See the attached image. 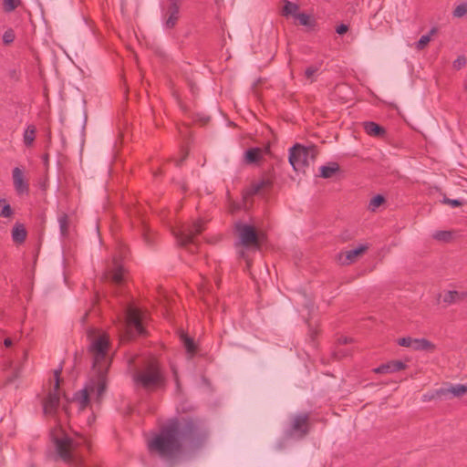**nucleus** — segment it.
<instances>
[{"label": "nucleus", "instance_id": "nucleus-31", "mask_svg": "<svg viewBox=\"0 0 467 467\" xmlns=\"http://www.w3.org/2000/svg\"><path fill=\"white\" fill-rule=\"evenodd\" d=\"M466 14H467V3L460 4L459 5H457L454 8V10L452 12L453 16L457 17V18H461V17L464 16Z\"/></svg>", "mask_w": 467, "mask_h": 467}, {"label": "nucleus", "instance_id": "nucleus-19", "mask_svg": "<svg viewBox=\"0 0 467 467\" xmlns=\"http://www.w3.org/2000/svg\"><path fill=\"white\" fill-rule=\"evenodd\" d=\"M364 130L369 136L382 138L386 134V130L383 127L379 126L376 122L367 121L364 122Z\"/></svg>", "mask_w": 467, "mask_h": 467}, {"label": "nucleus", "instance_id": "nucleus-39", "mask_svg": "<svg viewBox=\"0 0 467 467\" xmlns=\"http://www.w3.org/2000/svg\"><path fill=\"white\" fill-rule=\"evenodd\" d=\"M453 67L455 69H461L462 67L466 65V58L464 56H459L454 61H453Z\"/></svg>", "mask_w": 467, "mask_h": 467}, {"label": "nucleus", "instance_id": "nucleus-27", "mask_svg": "<svg viewBox=\"0 0 467 467\" xmlns=\"http://www.w3.org/2000/svg\"><path fill=\"white\" fill-rule=\"evenodd\" d=\"M298 9H299V6L296 4L292 3L288 0H285L282 14L284 16L293 15L296 16Z\"/></svg>", "mask_w": 467, "mask_h": 467}, {"label": "nucleus", "instance_id": "nucleus-3", "mask_svg": "<svg viewBox=\"0 0 467 467\" xmlns=\"http://www.w3.org/2000/svg\"><path fill=\"white\" fill-rule=\"evenodd\" d=\"M52 440L57 457L59 460L70 466L82 467L83 454L81 447L85 446L87 450H89V441L86 437L78 436L73 438L59 429L52 432Z\"/></svg>", "mask_w": 467, "mask_h": 467}, {"label": "nucleus", "instance_id": "nucleus-46", "mask_svg": "<svg viewBox=\"0 0 467 467\" xmlns=\"http://www.w3.org/2000/svg\"><path fill=\"white\" fill-rule=\"evenodd\" d=\"M44 160H45V161H46V162H47V161H48V156H47V155H46V156L44 157Z\"/></svg>", "mask_w": 467, "mask_h": 467}, {"label": "nucleus", "instance_id": "nucleus-33", "mask_svg": "<svg viewBox=\"0 0 467 467\" xmlns=\"http://www.w3.org/2000/svg\"><path fill=\"white\" fill-rule=\"evenodd\" d=\"M318 70H319V67L317 66L308 67L305 71L306 78L310 80V82H313L315 80V77Z\"/></svg>", "mask_w": 467, "mask_h": 467}, {"label": "nucleus", "instance_id": "nucleus-8", "mask_svg": "<svg viewBox=\"0 0 467 467\" xmlns=\"http://www.w3.org/2000/svg\"><path fill=\"white\" fill-rule=\"evenodd\" d=\"M236 230L243 246L260 247V235L256 233L254 227L244 223H237Z\"/></svg>", "mask_w": 467, "mask_h": 467}, {"label": "nucleus", "instance_id": "nucleus-29", "mask_svg": "<svg viewBox=\"0 0 467 467\" xmlns=\"http://www.w3.org/2000/svg\"><path fill=\"white\" fill-rule=\"evenodd\" d=\"M182 339L183 341L184 348H186L187 352L191 355H193L196 351L194 341L185 335L182 336Z\"/></svg>", "mask_w": 467, "mask_h": 467}, {"label": "nucleus", "instance_id": "nucleus-11", "mask_svg": "<svg viewBox=\"0 0 467 467\" xmlns=\"http://www.w3.org/2000/svg\"><path fill=\"white\" fill-rule=\"evenodd\" d=\"M12 179L14 188L18 195L28 194L29 184L25 178V174L22 169L15 167L12 171Z\"/></svg>", "mask_w": 467, "mask_h": 467}, {"label": "nucleus", "instance_id": "nucleus-43", "mask_svg": "<svg viewBox=\"0 0 467 467\" xmlns=\"http://www.w3.org/2000/svg\"><path fill=\"white\" fill-rule=\"evenodd\" d=\"M12 344H13L12 339H11V338H9V337H7V338H5V339L4 340V345H5L6 348L11 347V346H12Z\"/></svg>", "mask_w": 467, "mask_h": 467}, {"label": "nucleus", "instance_id": "nucleus-22", "mask_svg": "<svg viewBox=\"0 0 467 467\" xmlns=\"http://www.w3.org/2000/svg\"><path fill=\"white\" fill-rule=\"evenodd\" d=\"M57 223L59 225V231L63 237L68 235L69 226H70V218L69 215L64 212H60L57 215Z\"/></svg>", "mask_w": 467, "mask_h": 467}, {"label": "nucleus", "instance_id": "nucleus-38", "mask_svg": "<svg viewBox=\"0 0 467 467\" xmlns=\"http://www.w3.org/2000/svg\"><path fill=\"white\" fill-rule=\"evenodd\" d=\"M296 19L302 26H308L310 23V17L306 14L300 13L296 15Z\"/></svg>", "mask_w": 467, "mask_h": 467}, {"label": "nucleus", "instance_id": "nucleus-10", "mask_svg": "<svg viewBox=\"0 0 467 467\" xmlns=\"http://www.w3.org/2000/svg\"><path fill=\"white\" fill-rule=\"evenodd\" d=\"M291 431L299 437L306 436L309 431V414L300 413L294 416L291 420Z\"/></svg>", "mask_w": 467, "mask_h": 467}, {"label": "nucleus", "instance_id": "nucleus-40", "mask_svg": "<svg viewBox=\"0 0 467 467\" xmlns=\"http://www.w3.org/2000/svg\"><path fill=\"white\" fill-rule=\"evenodd\" d=\"M348 30V27L347 25L341 24L336 28V32L338 35H343Z\"/></svg>", "mask_w": 467, "mask_h": 467}, {"label": "nucleus", "instance_id": "nucleus-12", "mask_svg": "<svg viewBox=\"0 0 467 467\" xmlns=\"http://www.w3.org/2000/svg\"><path fill=\"white\" fill-rule=\"evenodd\" d=\"M180 8L181 5H163V19H164V26L166 28L171 29L179 21L180 18Z\"/></svg>", "mask_w": 467, "mask_h": 467}, {"label": "nucleus", "instance_id": "nucleus-32", "mask_svg": "<svg viewBox=\"0 0 467 467\" xmlns=\"http://www.w3.org/2000/svg\"><path fill=\"white\" fill-rule=\"evenodd\" d=\"M20 0H4V9L6 12H11L15 10L20 5Z\"/></svg>", "mask_w": 467, "mask_h": 467}, {"label": "nucleus", "instance_id": "nucleus-20", "mask_svg": "<svg viewBox=\"0 0 467 467\" xmlns=\"http://www.w3.org/2000/svg\"><path fill=\"white\" fill-rule=\"evenodd\" d=\"M436 348L435 345L426 338H414L412 349L415 351L432 352Z\"/></svg>", "mask_w": 467, "mask_h": 467}, {"label": "nucleus", "instance_id": "nucleus-9", "mask_svg": "<svg viewBox=\"0 0 467 467\" xmlns=\"http://www.w3.org/2000/svg\"><path fill=\"white\" fill-rule=\"evenodd\" d=\"M143 314L137 308L130 306L126 312L127 327L130 330H134L137 335L144 333L142 325Z\"/></svg>", "mask_w": 467, "mask_h": 467}, {"label": "nucleus", "instance_id": "nucleus-18", "mask_svg": "<svg viewBox=\"0 0 467 467\" xmlns=\"http://www.w3.org/2000/svg\"><path fill=\"white\" fill-rule=\"evenodd\" d=\"M106 278L110 279V281L116 285H120L124 279L123 267L119 263L115 262L113 269L107 274Z\"/></svg>", "mask_w": 467, "mask_h": 467}, {"label": "nucleus", "instance_id": "nucleus-45", "mask_svg": "<svg viewBox=\"0 0 467 467\" xmlns=\"http://www.w3.org/2000/svg\"><path fill=\"white\" fill-rule=\"evenodd\" d=\"M186 156H187V152H185V153L183 154V157H182L181 160H179V161H176V165H177V166H180V165L182 164V162L183 161V160L186 158Z\"/></svg>", "mask_w": 467, "mask_h": 467}, {"label": "nucleus", "instance_id": "nucleus-1", "mask_svg": "<svg viewBox=\"0 0 467 467\" xmlns=\"http://www.w3.org/2000/svg\"><path fill=\"white\" fill-rule=\"evenodd\" d=\"M87 337L89 341L88 352L92 358L94 375L75 395L74 401L78 403L79 410L88 407L90 398L96 399L98 402L101 400L107 389V373L112 361L109 355V337L106 332L90 328L87 332Z\"/></svg>", "mask_w": 467, "mask_h": 467}, {"label": "nucleus", "instance_id": "nucleus-25", "mask_svg": "<svg viewBox=\"0 0 467 467\" xmlns=\"http://www.w3.org/2000/svg\"><path fill=\"white\" fill-rule=\"evenodd\" d=\"M337 341H338V346L337 347V349L335 351V356L337 358H341L343 357H347V356L350 355L351 351L348 349H347V350L341 349V346L351 343L353 341V339L351 337H340L337 339Z\"/></svg>", "mask_w": 467, "mask_h": 467}, {"label": "nucleus", "instance_id": "nucleus-34", "mask_svg": "<svg viewBox=\"0 0 467 467\" xmlns=\"http://www.w3.org/2000/svg\"><path fill=\"white\" fill-rule=\"evenodd\" d=\"M451 234L448 231H437L433 234V238L438 241L447 242L451 239Z\"/></svg>", "mask_w": 467, "mask_h": 467}, {"label": "nucleus", "instance_id": "nucleus-2", "mask_svg": "<svg viewBox=\"0 0 467 467\" xmlns=\"http://www.w3.org/2000/svg\"><path fill=\"white\" fill-rule=\"evenodd\" d=\"M202 431V425L196 420L171 419L161 429L159 434L149 441L148 447L161 457L172 458L182 451L184 445L197 442Z\"/></svg>", "mask_w": 467, "mask_h": 467}, {"label": "nucleus", "instance_id": "nucleus-26", "mask_svg": "<svg viewBox=\"0 0 467 467\" xmlns=\"http://www.w3.org/2000/svg\"><path fill=\"white\" fill-rule=\"evenodd\" d=\"M14 216V210L6 199H0V217L5 219H12Z\"/></svg>", "mask_w": 467, "mask_h": 467}, {"label": "nucleus", "instance_id": "nucleus-14", "mask_svg": "<svg viewBox=\"0 0 467 467\" xmlns=\"http://www.w3.org/2000/svg\"><path fill=\"white\" fill-rule=\"evenodd\" d=\"M467 393V387L462 384H456V385H450L447 388H441L435 391L434 395H431L428 399L431 400L434 398V396H447V395H452L453 397H462L464 394Z\"/></svg>", "mask_w": 467, "mask_h": 467}, {"label": "nucleus", "instance_id": "nucleus-17", "mask_svg": "<svg viewBox=\"0 0 467 467\" xmlns=\"http://www.w3.org/2000/svg\"><path fill=\"white\" fill-rule=\"evenodd\" d=\"M263 158V150L261 148H250L244 152V162L246 164L257 163Z\"/></svg>", "mask_w": 467, "mask_h": 467}, {"label": "nucleus", "instance_id": "nucleus-4", "mask_svg": "<svg viewBox=\"0 0 467 467\" xmlns=\"http://www.w3.org/2000/svg\"><path fill=\"white\" fill-rule=\"evenodd\" d=\"M135 386L144 389H154L164 383V376L159 363L155 359L150 360L142 368L133 374Z\"/></svg>", "mask_w": 467, "mask_h": 467}, {"label": "nucleus", "instance_id": "nucleus-37", "mask_svg": "<svg viewBox=\"0 0 467 467\" xmlns=\"http://www.w3.org/2000/svg\"><path fill=\"white\" fill-rule=\"evenodd\" d=\"M413 340H414V338L410 337H401V338H399L398 344L400 346H401V347H406V348H412V347H413Z\"/></svg>", "mask_w": 467, "mask_h": 467}, {"label": "nucleus", "instance_id": "nucleus-47", "mask_svg": "<svg viewBox=\"0 0 467 467\" xmlns=\"http://www.w3.org/2000/svg\"><path fill=\"white\" fill-rule=\"evenodd\" d=\"M465 387H467V384L465 385Z\"/></svg>", "mask_w": 467, "mask_h": 467}, {"label": "nucleus", "instance_id": "nucleus-16", "mask_svg": "<svg viewBox=\"0 0 467 467\" xmlns=\"http://www.w3.org/2000/svg\"><path fill=\"white\" fill-rule=\"evenodd\" d=\"M467 299V291L448 290L442 296V301L447 305L457 304Z\"/></svg>", "mask_w": 467, "mask_h": 467}, {"label": "nucleus", "instance_id": "nucleus-42", "mask_svg": "<svg viewBox=\"0 0 467 467\" xmlns=\"http://www.w3.org/2000/svg\"><path fill=\"white\" fill-rule=\"evenodd\" d=\"M181 5V0H165L163 5Z\"/></svg>", "mask_w": 467, "mask_h": 467}, {"label": "nucleus", "instance_id": "nucleus-28", "mask_svg": "<svg viewBox=\"0 0 467 467\" xmlns=\"http://www.w3.org/2000/svg\"><path fill=\"white\" fill-rule=\"evenodd\" d=\"M272 185V181L268 178L263 179L260 182L254 183L252 186V193L256 194L260 192L263 189L268 188Z\"/></svg>", "mask_w": 467, "mask_h": 467}, {"label": "nucleus", "instance_id": "nucleus-41", "mask_svg": "<svg viewBox=\"0 0 467 467\" xmlns=\"http://www.w3.org/2000/svg\"><path fill=\"white\" fill-rule=\"evenodd\" d=\"M445 202L450 203L452 207H458L462 204V202L459 200L446 199Z\"/></svg>", "mask_w": 467, "mask_h": 467}, {"label": "nucleus", "instance_id": "nucleus-21", "mask_svg": "<svg viewBox=\"0 0 467 467\" xmlns=\"http://www.w3.org/2000/svg\"><path fill=\"white\" fill-rule=\"evenodd\" d=\"M27 232L22 223H16L12 229V239L16 244H23L26 239Z\"/></svg>", "mask_w": 467, "mask_h": 467}, {"label": "nucleus", "instance_id": "nucleus-36", "mask_svg": "<svg viewBox=\"0 0 467 467\" xmlns=\"http://www.w3.org/2000/svg\"><path fill=\"white\" fill-rule=\"evenodd\" d=\"M16 38L15 33L12 29L6 30L3 35V42L5 45H9L14 42Z\"/></svg>", "mask_w": 467, "mask_h": 467}, {"label": "nucleus", "instance_id": "nucleus-30", "mask_svg": "<svg viewBox=\"0 0 467 467\" xmlns=\"http://www.w3.org/2000/svg\"><path fill=\"white\" fill-rule=\"evenodd\" d=\"M385 202V199L382 195H376L374 196L368 204V208L371 211H376L377 208H379L383 202Z\"/></svg>", "mask_w": 467, "mask_h": 467}, {"label": "nucleus", "instance_id": "nucleus-15", "mask_svg": "<svg viewBox=\"0 0 467 467\" xmlns=\"http://www.w3.org/2000/svg\"><path fill=\"white\" fill-rule=\"evenodd\" d=\"M406 368L405 363L400 360H393L373 369L377 374H389L403 370Z\"/></svg>", "mask_w": 467, "mask_h": 467}, {"label": "nucleus", "instance_id": "nucleus-24", "mask_svg": "<svg viewBox=\"0 0 467 467\" xmlns=\"http://www.w3.org/2000/svg\"><path fill=\"white\" fill-rule=\"evenodd\" d=\"M339 171V165L337 162H329L327 165L320 167V176L324 179L332 178Z\"/></svg>", "mask_w": 467, "mask_h": 467}, {"label": "nucleus", "instance_id": "nucleus-7", "mask_svg": "<svg viewBox=\"0 0 467 467\" xmlns=\"http://www.w3.org/2000/svg\"><path fill=\"white\" fill-rule=\"evenodd\" d=\"M55 383L53 389L49 391L47 398L43 401V410L45 414L53 415L57 412L60 402V371L56 370L54 373Z\"/></svg>", "mask_w": 467, "mask_h": 467}, {"label": "nucleus", "instance_id": "nucleus-13", "mask_svg": "<svg viewBox=\"0 0 467 467\" xmlns=\"http://www.w3.org/2000/svg\"><path fill=\"white\" fill-rule=\"evenodd\" d=\"M368 246L367 244H360L357 248L346 251L345 253H341L338 254V261L343 265H348L354 263L357 258L363 254Z\"/></svg>", "mask_w": 467, "mask_h": 467}, {"label": "nucleus", "instance_id": "nucleus-23", "mask_svg": "<svg viewBox=\"0 0 467 467\" xmlns=\"http://www.w3.org/2000/svg\"><path fill=\"white\" fill-rule=\"evenodd\" d=\"M36 128L35 125H28L23 134V143L26 147L30 148L33 146L36 140Z\"/></svg>", "mask_w": 467, "mask_h": 467}, {"label": "nucleus", "instance_id": "nucleus-35", "mask_svg": "<svg viewBox=\"0 0 467 467\" xmlns=\"http://www.w3.org/2000/svg\"><path fill=\"white\" fill-rule=\"evenodd\" d=\"M430 41H431L430 35L421 36V37L416 43L415 47L418 50H423L427 47V45L430 43Z\"/></svg>", "mask_w": 467, "mask_h": 467}, {"label": "nucleus", "instance_id": "nucleus-44", "mask_svg": "<svg viewBox=\"0 0 467 467\" xmlns=\"http://www.w3.org/2000/svg\"><path fill=\"white\" fill-rule=\"evenodd\" d=\"M437 32H438L437 27H432V28L430 30V32H429V34H428V35H430V36H431V37L432 36H434L435 34H437Z\"/></svg>", "mask_w": 467, "mask_h": 467}, {"label": "nucleus", "instance_id": "nucleus-5", "mask_svg": "<svg viewBox=\"0 0 467 467\" xmlns=\"http://www.w3.org/2000/svg\"><path fill=\"white\" fill-rule=\"evenodd\" d=\"M315 146L305 147L300 144L294 145L289 150V162L295 171H303L317 156Z\"/></svg>", "mask_w": 467, "mask_h": 467}, {"label": "nucleus", "instance_id": "nucleus-6", "mask_svg": "<svg viewBox=\"0 0 467 467\" xmlns=\"http://www.w3.org/2000/svg\"><path fill=\"white\" fill-rule=\"evenodd\" d=\"M205 222L202 219L194 221L192 224H183L172 230L177 243L182 246L195 244V236L204 230Z\"/></svg>", "mask_w": 467, "mask_h": 467}]
</instances>
